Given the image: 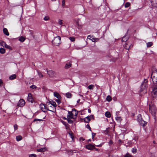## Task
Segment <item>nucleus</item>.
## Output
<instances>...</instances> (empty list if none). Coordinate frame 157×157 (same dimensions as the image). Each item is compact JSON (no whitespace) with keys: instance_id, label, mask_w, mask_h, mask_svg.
Returning <instances> with one entry per match:
<instances>
[{"instance_id":"nucleus-1","label":"nucleus","mask_w":157,"mask_h":157,"mask_svg":"<svg viewBox=\"0 0 157 157\" xmlns=\"http://www.w3.org/2000/svg\"><path fill=\"white\" fill-rule=\"evenodd\" d=\"M147 80L144 79L141 85L140 92L144 91V93H146V89L147 87Z\"/></svg>"},{"instance_id":"nucleus-2","label":"nucleus","mask_w":157,"mask_h":157,"mask_svg":"<svg viewBox=\"0 0 157 157\" xmlns=\"http://www.w3.org/2000/svg\"><path fill=\"white\" fill-rule=\"evenodd\" d=\"M61 38L59 36H57L55 37L54 39L52 41V44L56 46H58L61 43Z\"/></svg>"},{"instance_id":"nucleus-3","label":"nucleus","mask_w":157,"mask_h":157,"mask_svg":"<svg viewBox=\"0 0 157 157\" xmlns=\"http://www.w3.org/2000/svg\"><path fill=\"white\" fill-rule=\"evenodd\" d=\"M151 78L152 79L154 84H157V70L155 72H152Z\"/></svg>"},{"instance_id":"nucleus-4","label":"nucleus","mask_w":157,"mask_h":157,"mask_svg":"<svg viewBox=\"0 0 157 157\" xmlns=\"http://www.w3.org/2000/svg\"><path fill=\"white\" fill-rule=\"evenodd\" d=\"M137 120L140 124L143 127H144L147 124V122L142 120L141 114H139L138 116Z\"/></svg>"},{"instance_id":"nucleus-5","label":"nucleus","mask_w":157,"mask_h":157,"mask_svg":"<svg viewBox=\"0 0 157 157\" xmlns=\"http://www.w3.org/2000/svg\"><path fill=\"white\" fill-rule=\"evenodd\" d=\"M47 110L54 112L56 111V108L55 107L52 106L50 104H48L47 105Z\"/></svg>"},{"instance_id":"nucleus-6","label":"nucleus","mask_w":157,"mask_h":157,"mask_svg":"<svg viewBox=\"0 0 157 157\" xmlns=\"http://www.w3.org/2000/svg\"><path fill=\"white\" fill-rule=\"evenodd\" d=\"M149 111L152 114H155L156 112V109L155 106H151L149 105Z\"/></svg>"},{"instance_id":"nucleus-7","label":"nucleus","mask_w":157,"mask_h":157,"mask_svg":"<svg viewBox=\"0 0 157 157\" xmlns=\"http://www.w3.org/2000/svg\"><path fill=\"white\" fill-rule=\"evenodd\" d=\"M47 72L49 77L51 78L55 76L56 74L54 71L52 70L47 71Z\"/></svg>"},{"instance_id":"nucleus-8","label":"nucleus","mask_w":157,"mask_h":157,"mask_svg":"<svg viewBox=\"0 0 157 157\" xmlns=\"http://www.w3.org/2000/svg\"><path fill=\"white\" fill-rule=\"evenodd\" d=\"M25 102L23 99H20L18 102L17 105L19 107H23L25 104Z\"/></svg>"},{"instance_id":"nucleus-9","label":"nucleus","mask_w":157,"mask_h":157,"mask_svg":"<svg viewBox=\"0 0 157 157\" xmlns=\"http://www.w3.org/2000/svg\"><path fill=\"white\" fill-rule=\"evenodd\" d=\"M28 101L33 103V98L32 95L31 93H29L28 94V97L27 98Z\"/></svg>"},{"instance_id":"nucleus-10","label":"nucleus","mask_w":157,"mask_h":157,"mask_svg":"<svg viewBox=\"0 0 157 157\" xmlns=\"http://www.w3.org/2000/svg\"><path fill=\"white\" fill-rule=\"evenodd\" d=\"M41 110L44 112H46L47 110V106L43 104H41L40 105Z\"/></svg>"},{"instance_id":"nucleus-11","label":"nucleus","mask_w":157,"mask_h":157,"mask_svg":"<svg viewBox=\"0 0 157 157\" xmlns=\"http://www.w3.org/2000/svg\"><path fill=\"white\" fill-rule=\"evenodd\" d=\"M86 148L88 150H91L94 149L95 148V147L93 145L91 144H89L86 146Z\"/></svg>"},{"instance_id":"nucleus-12","label":"nucleus","mask_w":157,"mask_h":157,"mask_svg":"<svg viewBox=\"0 0 157 157\" xmlns=\"http://www.w3.org/2000/svg\"><path fill=\"white\" fill-rule=\"evenodd\" d=\"M152 93L155 95L157 94V84L153 86Z\"/></svg>"},{"instance_id":"nucleus-13","label":"nucleus","mask_w":157,"mask_h":157,"mask_svg":"<svg viewBox=\"0 0 157 157\" xmlns=\"http://www.w3.org/2000/svg\"><path fill=\"white\" fill-rule=\"evenodd\" d=\"M68 115L67 116V118H71L72 119H74V114L72 113V111H68Z\"/></svg>"},{"instance_id":"nucleus-14","label":"nucleus","mask_w":157,"mask_h":157,"mask_svg":"<svg viewBox=\"0 0 157 157\" xmlns=\"http://www.w3.org/2000/svg\"><path fill=\"white\" fill-rule=\"evenodd\" d=\"M151 2L153 6L157 7V0H151Z\"/></svg>"},{"instance_id":"nucleus-15","label":"nucleus","mask_w":157,"mask_h":157,"mask_svg":"<svg viewBox=\"0 0 157 157\" xmlns=\"http://www.w3.org/2000/svg\"><path fill=\"white\" fill-rule=\"evenodd\" d=\"M54 96L58 99H61V97L60 95L57 92H54L53 93Z\"/></svg>"},{"instance_id":"nucleus-16","label":"nucleus","mask_w":157,"mask_h":157,"mask_svg":"<svg viewBox=\"0 0 157 157\" xmlns=\"http://www.w3.org/2000/svg\"><path fill=\"white\" fill-rule=\"evenodd\" d=\"M47 150V149L46 147L41 148L37 150L38 152H44Z\"/></svg>"},{"instance_id":"nucleus-17","label":"nucleus","mask_w":157,"mask_h":157,"mask_svg":"<svg viewBox=\"0 0 157 157\" xmlns=\"http://www.w3.org/2000/svg\"><path fill=\"white\" fill-rule=\"evenodd\" d=\"M3 32L6 35V36H8L9 35V33L8 32V31L7 29L6 28H4L3 29Z\"/></svg>"},{"instance_id":"nucleus-18","label":"nucleus","mask_w":157,"mask_h":157,"mask_svg":"<svg viewBox=\"0 0 157 157\" xmlns=\"http://www.w3.org/2000/svg\"><path fill=\"white\" fill-rule=\"evenodd\" d=\"M3 43L4 46L5 47V48H6L8 49H10V50L12 49V48H11V47L10 46L7 44L5 42H3Z\"/></svg>"},{"instance_id":"nucleus-19","label":"nucleus","mask_w":157,"mask_h":157,"mask_svg":"<svg viewBox=\"0 0 157 157\" xmlns=\"http://www.w3.org/2000/svg\"><path fill=\"white\" fill-rule=\"evenodd\" d=\"M72 65L71 63V62H69L66 63L65 66V68L66 69H68L71 67Z\"/></svg>"},{"instance_id":"nucleus-20","label":"nucleus","mask_w":157,"mask_h":157,"mask_svg":"<svg viewBox=\"0 0 157 157\" xmlns=\"http://www.w3.org/2000/svg\"><path fill=\"white\" fill-rule=\"evenodd\" d=\"M105 116L108 117L110 118L111 117V114L109 112L107 111L105 113Z\"/></svg>"},{"instance_id":"nucleus-21","label":"nucleus","mask_w":157,"mask_h":157,"mask_svg":"<svg viewBox=\"0 0 157 157\" xmlns=\"http://www.w3.org/2000/svg\"><path fill=\"white\" fill-rule=\"evenodd\" d=\"M84 121L85 122L88 123L90 121V119L87 116L84 119Z\"/></svg>"},{"instance_id":"nucleus-22","label":"nucleus","mask_w":157,"mask_h":157,"mask_svg":"<svg viewBox=\"0 0 157 157\" xmlns=\"http://www.w3.org/2000/svg\"><path fill=\"white\" fill-rule=\"evenodd\" d=\"M16 75L15 74H13L11 75L9 77V79L10 80H13L15 79L16 78Z\"/></svg>"},{"instance_id":"nucleus-23","label":"nucleus","mask_w":157,"mask_h":157,"mask_svg":"<svg viewBox=\"0 0 157 157\" xmlns=\"http://www.w3.org/2000/svg\"><path fill=\"white\" fill-rule=\"evenodd\" d=\"M49 103L50 104V105H52L53 107H55L56 108L57 106L56 104L55 101H52V103L50 101Z\"/></svg>"},{"instance_id":"nucleus-24","label":"nucleus","mask_w":157,"mask_h":157,"mask_svg":"<svg viewBox=\"0 0 157 157\" xmlns=\"http://www.w3.org/2000/svg\"><path fill=\"white\" fill-rule=\"evenodd\" d=\"M66 97L68 98H71L72 97V94L69 93H66L65 94Z\"/></svg>"},{"instance_id":"nucleus-25","label":"nucleus","mask_w":157,"mask_h":157,"mask_svg":"<svg viewBox=\"0 0 157 157\" xmlns=\"http://www.w3.org/2000/svg\"><path fill=\"white\" fill-rule=\"evenodd\" d=\"M25 40V38L23 36H21L19 38V40L21 42H23Z\"/></svg>"},{"instance_id":"nucleus-26","label":"nucleus","mask_w":157,"mask_h":157,"mask_svg":"<svg viewBox=\"0 0 157 157\" xmlns=\"http://www.w3.org/2000/svg\"><path fill=\"white\" fill-rule=\"evenodd\" d=\"M5 52V50L3 48H0V53L1 54H4Z\"/></svg>"},{"instance_id":"nucleus-27","label":"nucleus","mask_w":157,"mask_h":157,"mask_svg":"<svg viewBox=\"0 0 157 157\" xmlns=\"http://www.w3.org/2000/svg\"><path fill=\"white\" fill-rule=\"evenodd\" d=\"M112 99L111 97L109 95L106 98V100L108 101H111Z\"/></svg>"},{"instance_id":"nucleus-28","label":"nucleus","mask_w":157,"mask_h":157,"mask_svg":"<svg viewBox=\"0 0 157 157\" xmlns=\"http://www.w3.org/2000/svg\"><path fill=\"white\" fill-rule=\"evenodd\" d=\"M153 45V43L152 42H149L147 44V47H150Z\"/></svg>"},{"instance_id":"nucleus-29","label":"nucleus","mask_w":157,"mask_h":157,"mask_svg":"<svg viewBox=\"0 0 157 157\" xmlns=\"http://www.w3.org/2000/svg\"><path fill=\"white\" fill-rule=\"evenodd\" d=\"M74 111L75 112V116H77L78 114V112L76 111L75 109H72V112H74Z\"/></svg>"},{"instance_id":"nucleus-30","label":"nucleus","mask_w":157,"mask_h":157,"mask_svg":"<svg viewBox=\"0 0 157 157\" xmlns=\"http://www.w3.org/2000/svg\"><path fill=\"white\" fill-rule=\"evenodd\" d=\"M37 72H38V73L39 76L40 77L43 78V75L42 74V73L40 72L39 71H38Z\"/></svg>"},{"instance_id":"nucleus-31","label":"nucleus","mask_w":157,"mask_h":157,"mask_svg":"<svg viewBox=\"0 0 157 157\" xmlns=\"http://www.w3.org/2000/svg\"><path fill=\"white\" fill-rule=\"evenodd\" d=\"M127 40V38L126 37V36H124L122 39V42H125Z\"/></svg>"},{"instance_id":"nucleus-32","label":"nucleus","mask_w":157,"mask_h":157,"mask_svg":"<svg viewBox=\"0 0 157 157\" xmlns=\"http://www.w3.org/2000/svg\"><path fill=\"white\" fill-rule=\"evenodd\" d=\"M94 86L93 85H90L88 87V88L90 90H93V89L94 88Z\"/></svg>"},{"instance_id":"nucleus-33","label":"nucleus","mask_w":157,"mask_h":157,"mask_svg":"<svg viewBox=\"0 0 157 157\" xmlns=\"http://www.w3.org/2000/svg\"><path fill=\"white\" fill-rule=\"evenodd\" d=\"M68 134L71 137H74V134L71 132H69Z\"/></svg>"},{"instance_id":"nucleus-34","label":"nucleus","mask_w":157,"mask_h":157,"mask_svg":"<svg viewBox=\"0 0 157 157\" xmlns=\"http://www.w3.org/2000/svg\"><path fill=\"white\" fill-rule=\"evenodd\" d=\"M69 39L72 42L74 41L75 40V38L74 37H70L69 38Z\"/></svg>"},{"instance_id":"nucleus-35","label":"nucleus","mask_w":157,"mask_h":157,"mask_svg":"<svg viewBox=\"0 0 157 157\" xmlns=\"http://www.w3.org/2000/svg\"><path fill=\"white\" fill-rule=\"evenodd\" d=\"M132 152L133 153H136L137 151V149L136 148H133L132 151Z\"/></svg>"},{"instance_id":"nucleus-36","label":"nucleus","mask_w":157,"mask_h":157,"mask_svg":"<svg viewBox=\"0 0 157 157\" xmlns=\"http://www.w3.org/2000/svg\"><path fill=\"white\" fill-rule=\"evenodd\" d=\"M67 121H68V123H69L72 124L73 123V121L69 119V118H67Z\"/></svg>"},{"instance_id":"nucleus-37","label":"nucleus","mask_w":157,"mask_h":157,"mask_svg":"<svg viewBox=\"0 0 157 157\" xmlns=\"http://www.w3.org/2000/svg\"><path fill=\"white\" fill-rule=\"evenodd\" d=\"M124 157H132V156L128 153H127Z\"/></svg>"},{"instance_id":"nucleus-38","label":"nucleus","mask_w":157,"mask_h":157,"mask_svg":"<svg viewBox=\"0 0 157 157\" xmlns=\"http://www.w3.org/2000/svg\"><path fill=\"white\" fill-rule=\"evenodd\" d=\"M116 120L117 121H119V122H120L121 120V117H116Z\"/></svg>"},{"instance_id":"nucleus-39","label":"nucleus","mask_w":157,"mask_h":157,"mask_svg":"<svg viewBox=\"0 0 157 157\" xmlns=\"http://www.w3.org/2000/svg\"><path fill=\"white\" fill-rule=\"evenodd\" d=\"M49 19V16H45L44 18V20H45V21H48Z\"/></svg>"},{"instance_id":"nucleus-40","label":"nucleus","mask_w":157,"mask_h":157,"mask_svg":"<svg viewBox=\"0 0 157 157\" xmlns=\"http://www.w3.org/2000/svg\"><path fill=\"white\" fill-rule=\"evenodd\" d=\"M130 6V3L129 2L126 3L125 5V7H128Z\"/></svg>"},{"instance_id":"nucleus-41","label":"nucleus","mask_w":157,"mask_h":157,"mask_svg":"<svg viewBox=\"0 0 157 157\" xmlns=\"http://www.w3.org/2000/svg\"><path fill=\"white\" fill-rule=\"evenodd\" d=\"M29 157H36V155L35 154H32L29 155Z\"/></svg>"},{"instance_id":"nucleus-42","label":"nucleus","mask_w":157,"mask_h":157,"mask_svg":"<svg viewBox=\"0 0 157 157\" xmlns=\"http://www.w3.org/2000/svg\"><path fill=\"white\" fill-rule=\"evenodd\" d=\"M62 20L59 19L58 21V24L60 25H61L63 24Z\"/></svg>"},{"instance_id":"nucleus-43","label":"nucleus","mask_w":157,"mask_h":157,"mask_svg":"<svg viewBox=\"0 0 157 157\" xmlns=\"http://www.w3.org/2000/svg\"><path fill=\"white\" fill-rule=\"evenodd\" d=\"M14 128L15 130H16L17 129L18 126L17 124H15L14 125Z\"/></svg>"},{"instance_id":"nucleus-44","label":"nucleus","mask_w":157,"mask_h":157,"mask_svg":"<svg viewBox=\"0 0 157 157\" xmlns=\"http://www.w3.org/2000/svg\"><path fill=\"white\" fill-rule=\"evenodd\" d=\"M61 99H56V102H57L58 103H61Z\"/></svg>"},{"instance_id":"nucleus-45","label":"nucleus","mask_w":157,"mask_h":157,"mask_svg":"<svg viewBox=\"0 0 157 157\" xmlns=\"http://www.w3.org/2000/svg\"><path fill=\"white\" fill-rule=\"evenodd\" d=\"M86 127L87 128H88L90 131H91V128L90 125H89V124L87 125L86 126Z\"/></svg>"},{"instance_id":"nucleus-46","label":"nucleus","mask_w":157,"mask_h":157,"mask_svg":"<svg viewBox=\"0 0 157 157\" xmlns=\"http://www.w3.org/2000/svg\"><path fill=\"white\" fill-rule=\"evenodd\" d=\"M44 119V118H43V119H35L34 120V121H43V119Z\"/></svg>"},{"instance_id":"nucleus-47","label":"nucleus","mask_w":157,"mask_h":157,"mask_svg":"<svg viewBox=\"0 0 157 157\" xmlns=\"http://www.w3.org/2000/svg\"><path fill=\"white\" fill-rule=\"evenodd\" d=\"M30 88H31L32 89H34L36 88V86L34 85H33L30 86Z\"/></svg>"},{"instance_id":"nucleus-48","label":"nucleus","mask_w":157,"mask_h":157,"mask_svg":"<svg viewBox=\"0 0 157 157\" xmlns=\"http://www.w3.org/2000/svg\"><path fill=\"white\" fill-rule=\"evenodd\" d=\"M88 117H89V118L90 120L91 119L94 118V115H91L90 116H88Z\"/></svg>"},{"instance_id":"nucleus-49","label":"nucleus","mask_w":157,"mask_h":157,"mask_svg":"<svg viewBox=\"0 0 157 157\" xmlns=\"http://www.w3.org/2000/svg\"><path fill=\"white\" fill-rule=\"evenodd\" d=\"M3 42H5L3 41H1L0 42V45L1 46H4V44H3Z\"/></svg>"},{"instance_id":"nucleus-50","label":"nucleus","mask_w":157,"mask_h":157,"mask_svg":"<svg viewBox=\"0 0 157 157\" xmlns=\"http://www.w3.org/2000/svg\"><path fill=\"white\" fill-rule=\"evenodd\" d=\"M3 82L2 80L0 79V86H2V85L3 84Z\"/></svg>"},{"instance_id":"nucleus-51","label":"nucleus","mask_w":157,"mask_h":157,"mask_svg":"<svg viewBox=\"0 0 157 157\" xmlns=\"http://www.w3.org/2000/svg\"><path fill=\"white\" fill-rule=\"evenodd\" d=\"M80 21V19L79 18L77 19V21L76 22V24L77 25H79V21Z\"/></svg>"},{"instance_id":"nucleus-52","label":"nucleus","mask_w":157,"mask_h":157,"mask_svg":"<svg viewBox=\"0 0 157 157\" xmlns=\"http://www.w3.org/2000/svg\"><path fill=\"white\" fill-rule=\"evenodd\" d=\"M65 1L64 0H63L62 2V5L63 6L65 5Z\"/></svg>"},{"instance_id":"nucleus-53","label":"nucleus","mask_w":157,"mask_h":157,"mask_svg":"<svg viewBox=\"0 0 157 157\" xmlns=\"http://www.w3.org/2000/svg\"><path fill=\"white\" fill-rule=\"evenodd\" d=\"M96 134V133L92 132V137H94L95 136Z\"/></svg>"},{"instance_id":"nucleus-54","label":"nucleus","mask_w":157,"mask_h":157,"mask_svg":"<svg viewBox=\"0 0 157 157\" xmlns=\"http://www.w3.org/2000/svg\"><path fill=\"white\" fill-rule=\"evenodd\" d=\"M22 140V138H16V140L17 141H20Z\"/></svg>"},{"instance_id":"nucleus-55","label":"nucleus","mask_w":157,"mask_h":157,"mask_svg":"<svg viewBox=\"0 0 157 157\" xmlns=\"http://www.w3.org/2000/svg\"><path fill=\"white\" fill-rule=\"evenodd\" d=\"M85 140V139L84 138H80L79 139V140L80 141H81L82 140V141H84Z\"/></svg>"},{"instance_id":"nucleus-56","label":"nucleus","mask_w":157,"mask_h":157,"mask_svg":"<svg viewBox=\"0 0 157 157\" xmlns=\"http://www.w3.org/2000/svg\"><path fill=\"white\" fill-rule=\"evenodd\" d=\"M78 29L81 28L82 27V25H79H79H78Z\"/></svg>"},{"instance_id":"nucleus-57","label":"nucleus","mask_w":157,"mask_h":157,"mask_svg":"<svg viewBox=\"0 0 157 157\" xmlns=\"http://www.w3.org/2000/svg\"><path fill=\"white\" fill-rule=\"evenodd\" d=\"M30 32V34L32 36H33V32L32 30H30L29 31Z\"/></svg>"},{"instance_id":"nucleus-58","label":"nucleus","mask_w":157,"mask_h":157,"mask_svg":"<svg viewBox=\"0 0 157 157\" xmlns=\"http://www.w3.org/2000/svg\"><path fill=\"white\" fill-rule=\"evenodd\" d=\"M109 144H113V142L112 140H110L109 142Z\"/></svg>"},{"instance_id":"nucleus-59","label":"nucleus","mask_w":157,"mask_h":157,"mask_svg":"<svg viewBox=\"0 0 157 157\" xmlns=\"http://www.w3.org/2000/svg\"><path fill=\"white\" fill-rule=\"evenodd\" d=\"M125 48L126 49H129V47L128 48V47L127 46V45L125 46Z\"/></svg>"},{"instance_id":"nucleus-60","label":"nucleus","mask_w":157,"mask_h":157,"mask_svg":"<svg viewBox=\"0 0 157 157\" xmlns=\"http://www.w3.org/2000/svg\"><path fill=\"white\" fill-rule=\"evenodd\" d=\"M91 36L90 35L88 36L87 37V38L90 39V38H91Z\"/></svg>"},{"instance_id":"nucleus-61","label":"nucleus","mask_w":157,"mask_h":157,"mask_svg":"<svg viewBox=\"0 0 157 157\" xmlns=\"http://www.w3.org/2000/svg\"><path fill=\"white\" fill-rule=\"evenodd\" d=\"M88 112L89 113H90L91 112V110L90 109H88Z\"/></svg>"},{"instance_id":"nucleus-62","label":"nucleus","mask_w":157,"mask_h":157,"mask_svg":"<svg viewBox=\"0 0 157 157\" xmlns=\"http://www.w3.org/2000/svg\"><path fill=\"white\" fill-rule=\"evenodd\" d=\"M63 119L64 120H67V118H66L65 117H63Z\"/></svg>"},{"instance_id":"nucleus-63","label":"nucleus","mask_w":157,"mask_h":157,"mask_svg":"<svg viewBox=\"0 0 157 157\" xmlns=\"http://www.w3.org/2000/svg\"><path fill=\"white\" fill-rule=\"evenodd\" d=\"M16 137H17H17H21V136H17Z\"/></svg>"},{"instance_id":"nucleus-64","label":"nucleus","mask_w":157,"mask_h":157,"mask_svg":"<svg viewBox=\"0 0 157 157\" xmlns=\"http://www.w3.org/2000/svg\"><path fill=\"white\" fill-rule=\"evenodd\" d=\"M108 130H106L105 131V132L106 133H108Z\"/></svg>"}]
</instances>
